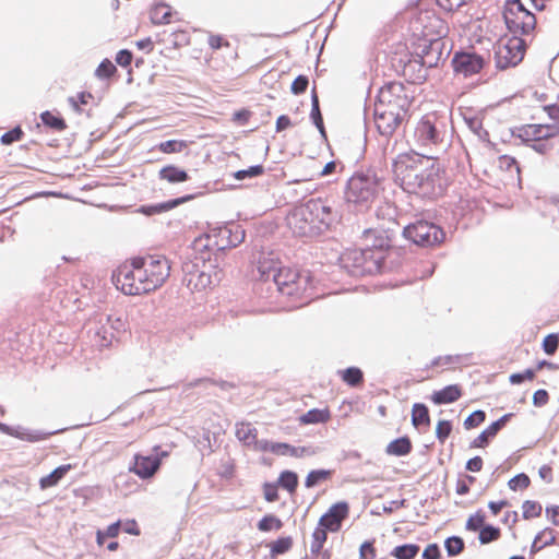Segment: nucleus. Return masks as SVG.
I'll return each mask as SVG.
<instances>
[{"label":"nucleus","mask_w":559,"mask_h":559,"mask_svg":"<svg viewBox=\"0 0 559 559\" xmlns=\"http://www.w3.org/2000/svg\"><path fill=\"white\" fill-rule=\"evenodd\" d=\"M463 395L462 386L460 384H450L431 394V401L436 405L454 403Z\"/></svg>","instance_id":"obj_23"},{"label":"nucleus","mask_w":559,"mask_h":559,"mask_svg":"<svg viewBox=\"0 0 559 559\" xmlns=\"http://www.w3.org/2000/svg\"><path fill=\"white\" fill-rule=\"evenodd\" d=\"M282 520L274 514L264 515L257 524L260 532L280 531L283 527Z\"/></svg>","instance_id":"obj_39"},{"label":"nucleus","mask_w":559,"mask_h":559,"mask_svg":"<svg viewBox=\"0 0 559 559\" xmlns=\"http://www.w3.org/2000/svg\"><path fill=\"white\" fill-rule=\"evenodd\" d=\"M452 432V423L450 420H439L436 426V437L441 444L445 442Z\"/></svg>","instance_id":"obj_49"},{"label":"nucleus","mask_w":559,"mask_h":559,"mask_svg":"<svg viewBox=\"0 0 559 559\" xmlns=\"http://www.w3.org/2000/svg\"><path fill=\"white\" fill-rule=\"evenodd\" d=\"M485 514L483 511H477L476 513L472 514L466 522V530L476 532L478 530H481L484 527L485 523Z\"/></svg>","instance_id":"obj_52"},{"label":"nucleus","mask_w":559,"mask_h":559,"mask_svg":"<svg viewBox=\"0 0 559 559\" xmlns=\"http://www.w3.org/2000/svg\"><path fill=\"white\" fill-rule=\"evenodd\" d=\"M349 515V504L346 501H340L332 504L328 511L319 519L320 525L332 533L341 530L342 523Z\"/></svg>","instance_id":"obj_17"},{"label":"nucleus","mask_w":559,"mask_h":559,"mask_svg":"<svg viewBox=\"0 0 559 559\" xmlns=\"http://www.w3.org/2000/svg\"><path fill=\"white\" fill-rule=\"evenodd\" d=\"M278 486L289 493H295L298 487V475L293 471H283L278 477Z\"/></svg>","instance_id":"obj_37"},{"label":"nucleus","mask_w":559,"mask_h":559,"mask_svg":"<svg viewBox=\"0 0 559 559\" xmlns=\"http://www.w3.org/2000/svg\"><path fill=\"white\" fill-rule=\"evenodd\" d=\"M426 23L424 24L423 34L426 38L437 40L447 35V23L435 13L425 14Z\"/></svg>","instance_id":"obj_21"},{"label":"nucleus","mask_w":559,"mask_h":559,"mask_svg":"<svg viewBox=\"0 0 559 559\" xmlns=\"http://www.w3.org/2000/svg\"><path fill=\"white\" fill-rule=\"evenodd\" d=\"M107 322L117 332L126 331L127 320L122 316L110 314L107 318Z\"/></svg>","instance_id":"obj_58"},{"label":"nucleus","mask_w":559,"mask_h":559,"mask_svg":"<svg viewBox=\"0 0 559 559\" xmlns=\"http://www.w3.org/2000/svg\"><path fill=\"white\" fill-rule=\"evenodd\" d=\"M542 510V504L537 501L525 500L522 504V515L525 520L540 516Z\"/></svg>","instance_id":"obj_44"},{"label":"nucleus","mask_w":559,"mask_h":559,"mask_svg":"<svg viewBox=\"0 0 559 559\" xmlns=\"http://www.w3.org/2000/svg\"><path fill=\"white\" fill-rule=\"evenodd\" d=\"M274 282L278 292L294 301H302L313 294V281L309 271L283 266L275 273Z\"/></svg>","instance_id":"obj_3"},{"label":"nucleus","mask_w":559,"mask_h":559,"mask_svg":"<svg viewBox=\"0 0 559 559\" xmlns=\"http://www.w3.org/2000/svg\"><path fill=\"white\" fill-rule=\"evenodd\" d=\"M373 121L378 131L383 135H391L407 118L405 107H373Z\"/></svg>","instance_id":"obj_9"},{"label":"nucleus","mask_w":559,"mask_h":559,"mask_svg":"<svg viewBox=\"0 0 559 559\" xmlns=\"http://www.w3.org/2000/svg\"><path fill=\"white\" fill-rule=\"evenodd\" d=\"M273 454L277 456L304 457L314 454V451L310 447H294L286 442H275Z\"/></svg>","instance_id":"obj_24"},{"label":"nucleus","mask_w":559,"mask_h":559,"mask_svg":"<svg viewBox=\"0 0 559 559\" xmlns=\"http://www.w3.org/2000/svg\"><path fill=\"white\" fill-rule=\"evenodd\" d=\"M236 437L246 447H251L258 437V430L249 423H240L236 425Z\"/></svg>","instance_id":"obj_31"},{"label":"nucleus","mask_w":559,"mask_h":559,"mask_svg":"<svg viewBox=\"0 0 559 559\" xmlns=\"http://www.w3.org/2000/svg\"><path fill=\"white\" fill-rule=\"evenodd\" d=\"M331 419V411L329 407L324 408H312L307 413L299 416L298 421L300 425H314L325 424Z\"/></svg>","instance_id":"obj_25"},{"label":"nucleus","mask_w":559,"mask_h":559,"mask_svg":"<svg viewBox=\"0 0 559 559\" xmlns=\"http://www.w3.org/2000/svg\"><path fill=\"white\" fill-rule=\"evenodd\" d=\"M332 472L326 469H313L308 473L305 479V486L307 488H312L317 486L319 483L328 480L331 478Z\"/></svg>","instance_id":"obj_41"},{"label":"nucleus","mask_w":559,"mask_h":559,"mask_svg":"<svg viewBox=\"0 0 559 559\" xmlns=\"http://www.w3.org/2000/svg\"><path fill=\"white\" fill-rule=\"evenodd\" d=\"M444 547L450 557L457 556L464 550V540L459 536H452L445 539Z\"/></svg>","instance_id":"obj_45"},{"label":"nucleus","mask_w":559,"mask_h":559,"mask_svg":"<svg viewBox=\"0 0 559 559\" xmlns=\"http://www.w3.org/2000/svg\"><path fill=\"white\" fill-rule=\"evenodd\" d=\"M264 173V168L261 165L251 166L248 169L239 170L236 174L237 179H243L246 177H257Z\"/></svg>","instance_id":"obj_59"},{"label":"nucleus","mask_w":559,"mask_h":559,"mask_svg":"<svg viewBox=\"0 0 559 559\" xmlns=\"http://www.w3.org/2000/svg\"><path fill=\"white\" fill-rule=\"evenodd\" d=\"M414 102L405 85L391 82L379 90L377 105H407Z\"/></svg>","instance_id":"obj_14"},{"label":"nucleus","mask_w":559,"mask_h":559,"mask_svg":"<svg viewBox=\"0 0 559 559\" xmlns=\"http://www.w3.org/2000/svg\"><path fill=\"white\" fill-rule=\"evenodd\" d=\"M413 449L412 442L408 437H401L391 441L385 449L389 455L404 456L411 453Z\"/></svg>","instance_id":"obj_30"},{"label":"nucleus","mask_w":559,"mask_h":559,"mask_svg":"<svg viewBox=\"0 0 559 559\" xmlns=\"http://www.w3.org/2000/svg\"><path fill=\"white\" fill-rule=\"evenodd\" d=\"M310 118L313 121L314 126L318 128L320 133L325 136V128L323 123V118L320 111V107H312L310 112Z\"/></svg>","instance_id":"obj_60"},{"label":"nucleus","mask_w":559,"mask_h":559,"mask_svg":"<svg viewBox=\"0 0 559 559\" xmlns=\"http://www.w3.org/2000/svg\"><path fill=\"white\" fill-rule=\"evenodd\" d=\"M24 136V131L22 130L21 127H15L13 128L12 130L5 132L4 134L1 135V143L3 145H10L14 142H19L23 139Z\"/></svg>","instance_id":"obj_53"},{"label":"nucleus","mask_w":559,"mask_h":559,"mask_svg":"<svg viewBox=\"0 0 559 559\" xmlns=\"http://www.w3.org/2000/svg\"><path fill=\"white\" fill-rule=\"evenodd\" d=\"M506 25L515 35H527L535 29L536 17L523 0H507L503 9Z\"/></svg>","instance_id":"obj_4"},{"label":"nucleus","mask_w":559,"mask_h":559,"mask_svg":"<svg viewBox=\"0 0 559 559\" xmlns=\"http://www.w3.org/2000/svg\"><path fill=\"white\" fill-rule=\"evenodd\" d=\"M433 41H435L433 39L426 38V37L424 39L419 40L418 47L415 50V55L419 59L420 63H423V64H426V63L431 64L426 58H427V56L429 53V49L431 48Z\"/></svg>","instance_id":"obj_48"},{"label":"nucleus","mask_w":559,"mask_h":559,"mask_svg":"<svg viewBox=\"0 0 559 559\" xmlns=\"http://www.w3.org/2000/svg\"><path fill=\"white\" fill-rule=\"evenodd\" d=\"M193 262L202 263L205 267L206 263H211L212 260L217 255L218 251L214 247L206 234H203L194 239L192 243Z\"/></svg>","instance_id":"obj_18"},{"label":"nucleus","mask_w":559,"mask_h":559,"mask_svg":"<svg viewBox=\"0 0 559 559\" xmlns=\"http://www.w3.org/2000/svg\"><path fill=\"white\" fill-rule=\"evenodd\" d=\"M205 234L218 252L234 248L245 239V231L239 225L214 227Z\"/></svg>","instance_id":"obj_12"},{"label":"nucleus","mask_w":559,"mask_h":559,"mask_svg":"<svg viewBox=\"0 0 559 559\" xmlns=\"http://www.w3.org/2000/svg\"><path fill=\"white\" fill-rule=\"evenodd\" d=\"M337 373L342 381L349 386H359L364 382V373L357 367H349L344 370H340Z\"/></svg>","instance_id":"obj_36"},{"label":"nucleus","mask_w":559,"mask_h":559,"mask_svg":"<svg viewBox=\"0 0 559 559\" xmlns=\"http://www.w3.org/2000/svg\"><path fill=\"white\" fill-rule=\"evenodd\" d=\"M525 55V41L519 35L499 43L496 57L500 68L516 66Z\"/></svg>","instance_id":"obj_11"},{"label":"nucleus","mask_w":559,"mask_h":559,"mask_svg":"<svg viewBox=\"0 0 559 559\" xmlns=\"http://www.w3.org/2000/svg\"><path fill=\"white\" fill-rule=\"evenodd\" d=\"M379 190V182L374 176L356 174L347 182L345 199L354 204L371 202Z\"/></svg>","instance_id":"obj_7"},{"label":"nucleus","mask_w":559,"mask_h":559,"mask_svg":"<svg viewBox=\"0 0 559 559\" xmlns=\"http://www.w3.org/2000/svg\"><path fill=\"white\" fill-rule=\"evenodd\" d=\"M328 532L330 531L318 522V525L311 535L310 550L313 555H319L321 552L328 539Z\"/></svg>","instance_id":"obj_35"},{"label":"nucleus","mask_w":559,"mask_h":559,"mask_svg":"<svg viewBox=\"0 0 559 559\" xmlns=\"http://www.w3.org/2000/svg\"><path fill=\"white\" fill-rule=\"evenodd\" d=\"M274 443L275 442H271L267 440H259L257 437L254 443H252L250 448L258 452H270L273 454Z\"/></svg>","instance_id":"obj_62"},{"label":"nucleus","mask_w":559,"mask_h":559,"mask_svg":"<svg viewBox=\"0 0 559 559\" xmlns=\"http://www.w3.org/2000/svg\"><path fill=\"white\" fill-rule=\"evenodd\" d=\"M293 547V538L290 536L278 537L270 545L272 556L283 555Z\"/></svg>","instance_id":"obj_43"},{"label":"nucleus","mask_w":559,"mask_h":559,"mask_svg":"<svg viewBox=\"0 0 559 559\" xmlns=\"http://www.w3.org/2000/svg\"><path fill=\"white\" fill-rule=\"evenodd\" d=\"M454 72L467 78L479 73L485 60L481 56L474 52H456L452 59Z\"/></svg>","instance_id":"obj_15"},{"label":"nucleus","mask_w":559,"mask_h":559,"mask_svg":"<svg viewBox=\"0 0 559 559\" xmlns=\"http://www.w3.org/2000/svg\"><path fill=\"white\" fill-rule=\"evenodd\" d=\"M412 424L415 428L428 429L430 426L429 409L425 404L416 403L412 408Z\"/></svg>","instance_id":"obj_27"},{"label":"nucleus","mask_w":559,"mask_h":559,"mask_svg":"<svg viewBox=\"0 0 559 559\" xmlns=\"http://www.w3.org/2000/svg\"><path fill=\"white\" fill-rule=\"evenodd\" d=\"M309 212L311 213L316 230L320 225L329 226L332 222V210L321 199H311L307 202Z\"/></svg>","instance_id":"obj_20"},{"label":"nucleus","mask_w":559,"mask_h":559,"mask_svg":"<svg viewBox=\"0 0 559 559\" xmlns=\"http://www.w3.org/2000/svg\"><path fill=\"white\" fill-rule=\"evenodd\" d=\"M463 109L461 114L464 120L473 131L478 132L483 128V119L473 115V107H463Z\"/></svg>","instance_id":"obj_47"},{"label":"nucleus","mask_w":559,"mask_h":559,"mask_svg":"<svg viewBox=\"0 0 559 559\" xmlns=\"http://www.w3.org/2000/svg\"><path fill=\"white\" fill-rule=\"evenodd\" d=\"M501 536V532L498 527H495V526H491V525H487V526H484L480 531H479V542L481 544H489L491 542H495L497 539H499Z\"/></svg>","instance_id":"obj_46"},{"label":"nucleus","mask_w":559,"mask_h":559,"mask_svg":"<svg viewBox=\"0 0 559 559\" xmlns=\"http://www.w3.org/2000/svg\"><path fill=\"white\" fill-rule=\"evenodd\" d=\"M508 485L511 490H514V491L524 490V489L528 488V486L531 485V479L526 474L521 473V474H518L516 476L512 477L509 480Z\"/></svg>","instance_id":"obj_51"},{"label":"nucleus","mask_w":559,"mask_h":559,"mask_svg":"<svg viewBox=\"0 0 559 559\" xmlns=\"http://www.w3.org/2000/svg\"><path fill=\"white\" fill-rule=\"evenodd\" d=\"M554 123H532L520 129V136L524 141L540 142L554 138L558 133L559 107H544Z\"/></svg>","instance_id":"obj_10"},{"label":"nucleus","mask_w":559,"mask_h":559,"mask_svg":"<svg viewBox=\"0 0 559 559\" xmlns=\"http://www.w3.org/2000/svg\"><path fill=\"white\" fill-rule=\"evenodd\" d=\"M70 469H72L71 464H64V465L58 466L50 474L40 478V480H39L40 488L47 489V488L56 486L66 476V474Z\"/></svg>","instance_id":"obj_29"},{"label":"nucleus","mask_w":559,"mask_h":559,"mask_svg":"<svg viewBox=\"0 0 559 559\" xmlns=\"http://www.w3.org/2000/svg\"><path fill=\"white\" fill-rule=\"evenodd\" d=\"M341 262L354 275L370 274L380 269L379 261L376 258V250L372 248L347 249L342 254Z\"/></svg>","instance_id":"obj_6"},{"label":"nucleus","mask_w":559,"mask_h":559,"mask_svg":"<svg viewBox=\"0 0 559 559\" xmlns=\"http://www.w3.org/2000/svg\"><path fill=\"white\" fill-rule=\"evenodd\" d=\"M150 17L153 24H168L171 21V9L164 3L156 4L151 9Z\"/></svg>","instance_id":"obj_34"},{"label":"nucleus","mask_w":559,"mask_h":559,"mask_svg":"<svg viewBox=\"0 0 559 559\" xmlns=\"http://www.w3.org/2000/svg\"><path fill=\"white\" fill-rule=\"evenodd\" d=\"M307 202L295 206L287 216V225L297 236H309L316 233L311 213Z\"/></svg>","instance_id":"obj_13"},{"label":"nucleus","mask_w":559,"mask_h":559,"mask_svg":"<svg viewBox=\"0 0 559 559\" xmlns=\"http://www.w3.org/2000/svg\"><path fill=\"white\" fill-rule=\"evenodd\" d=\"M444 121L437 111H429L418 121L414 130V140L420 148H432L442 142Z\"/></svg>","instance_id":"obj_5"},{"label":"nucleus","mask_w":559,"mask_h":559,"mask_svg":"<svg viewBox=\"0 0 559 559\" xmlns=\"http://www.w3.org/2000/svg\"><path fill=\"white\" fill-rule=\"evenodd\" d=\"M158 176H159V179L166 180L170 183L185 182L189 179L188 173L175 165L164 166L158 171Z\"/></svg>","instance_id":"obj_26"},{"label":"nucleus","mask_w":559,"mask_h":559,"mask_svg":"<svg viewBox=\"0 0 559 559\" xmlns=\"http://www.w3.org/2000/svg\"><path fill=\"white\" fill-rule=\"evenodd\" d=\"M437 4L447 12H452L465 4L464 0H437Z\"/></svg>","instance_id":"obj_63"},{"label":"nucleus","mask_w":559,"mask_h":559,"mask_svg":"<svg viewBox=\"0 0 559 559\" xmlns=\"http://www.w3.org/2000/svg\"><path fill=\"white\" fill-rule=\"evenodd\" d=\"M185 281L192 292H204L213 285L212 273L203 266L201 269L199 263L194 262L186 265Z\"/></svg>","instance_id":"obj_16"},{"label":"nucleus","mask_w":559,"mask_h":559,"mask_svg":"<svg viewBox=\"0 0 559 559\" xmlns=\"http://www.w3.org/2000/svg\"><path fill=\"white\" fill-rule=\"evenodd\" d=\"M116 72V66L110 60L105 59L97 67L95 74L99 79H110Z\"/></svg>","instance_id":"obj_50"},{"label":"nucleus","mask_w":559,"mask_h":559,"mask_svg":"<svg viewBox=\"0 0 559 559\" xmlns=\"http://www.w3.org/2000/svg\"><path fill=\"white\" fill-rule=\"evenodd\" d=\"M497 165L500 170L506 171L511 178L518 177L520 174V168L515 159L511 156H499L497 159Z\"/></svg>","instance_id":"obj_40"},{"label":"nucleus","mask_w":559,"mask_h":559,"mask_svg":"<svg viewBox=\"0 0 559 559\" xmlns=\"http://www.w3.org/2000/svg\"><path fill=\"white\" fill-rule=\"evenodd\" d=\"M277 486L278 485L272 484V483H265L263 485V495H264V499L267 502H274V501L278 500Z\"/></svg>","instance_id":"obj_56"},{"label":"nucleus","mask_w":559,"mask_h":559,"mask_svg":"<svg viewBox=\"0 0 559 559\" xmlns=\"http://www.w3.org/2000/svg\"><path fill=\"white\" fill-rule=\"evenodd\" d=\"M404 236L418 246L433 247L444 240L445 234L441 227L433 223L418 221L404 228Z\"/></svg>","instance_id":"obj_8"},{"label":"nucleus","mask_w":559,"mask_h":559,"mask_svg":"<svg viewBox=\"0 0 559 559\" xmlns=\"http://www.w3.org/2000/svg\"><path fill=\"white\" fill-rule=\"evenodd\" d=\"M129 471L141 479H150L159 471V462L152 455L135 454Z\"/></svg>","instance_id":"obj_19"},{"label":"nucleus","mask_w":559,"mask_h":559,"mask_svg":"<svg viewBox=\"0 0 559 559\" xmlns=\"http://www.w3.org/2000/svg\"><path fill=\"white\" fill-rule=\"evenodd\" d=\"M41 122L56 132L67 129V122L57 110H46L40 115Z\"/></svg>","instance_id":"obj_28"},{"label":"nucleus","mask_w":559,"mask_h":559,"mask_svg":"<svg viewBox=\"0 0 559 559\" xmlns=\"http://www.w3.org/2000/svg\"><path fill=\"white\" fill-rule=\"evenodd\" d=\"M486 419V414L484 411H475L472 413L465 420H464V427L465 429L469 430L473 428L478 427L480 424H483Z\"/></svg>","instance_id":"obj_54"},{"label":"nucleus","mask_w":559,"mask_h":559,"mask_svg":"<svg viewBox=\"0 0 559 559\" xmlns=\"http://www.w3.org/2000/svg\"><path fill=\"white\" fill-rule=\"evenodd\" d=\"M556 535H557L556 531L550 527H546V528L542 530L535 536V539L532 545L533 550L538 551L545 547L556 544Z\"/></svg>","instance_id":"obj_33"},{"label":"nucleus","mask_w":559,"mask_h":559,"mask_svg":"<svg viewBox=\"0 0 559 559\" xmlns=\"http://www.w3.org/2000/svg\"><path fill=\"white\" fill-rule=\"evenodd\" d=\"M394 181L408 193H430L440 186L445 169L440 159L414 150L400 153L392 163Z\"/></svg>","instance_id":"obj_2"},{"label":"nucleus","mask_w":559,"mask_h":559,"mask_svg":"<svg viewBox=\"0 0 559 559\" xmlns=\"http://www.w3.org/2000/svg\"><path fill=\"white\" fill-rule=\"evenodd\" d=\"M513 414L509 413L501 418L489 425L480 435H478L472 442L473 448H484L488 444L489 440L495 438L500 429L510 420Z\"/></svg>","instance_id":"obj_22"},{"label":"nucleus","mask_w":559,"mask_h":559,"mask_svg":"<svg viewBox=\"0 0 559 559\" xmlns=\"http://www.w3.org/2000/svg\"><path fill=\"white\" fill-rule=\"evenodd\" d=\"M419 550L420 548L416 544H404L396 546L391 555L396 559H414Z\"/></svg>","instance_id":"obj_38"},{"label":"nucleus","mask_w":559,"mask_h":559,"mask_svg":"<svg viewBox=\"0 0 559 559\" xmlns=\"http://www.w3.org/2000/svg\"><path fill=\"white\" fill-rule=\"evenodd\" d=\"M188 147V143L182 140H168L157 145V150L164 154L180 153Z\"/></svg>","instance_id":"obj_42"},{"label":"nucleus","mask_w":559,"mask_h":559,"mask_svg":"<svg viewBox=\"0 0 559 559\" xmlns=\"http://www.w3.org/2000/svg\"><path fill=\"white\" fill-rule=\"evenodd\" d=\"M440 549L437 544H429L423 552L424 559H440Z\"/></svg>","instance_id":"obj_64"},{"label":"nucleus","mask_w":559,"mask_h":559,"mask_svg":"<svg viewBox=\"0 0 559 559\" xmlns=\"http://www.w3.org/2000/svg\"><path fill=\"white\" fill-rule=\"evenodd\" d=\"M170 275V263L163 255L134 257L112 272V283L127 296H141L160 288Z\"/></svg>","instance_id":"obj_1"},{"label":"nucleus","mask_w":559,"mask_h":559,"mask_svg":"<svg viewBox=\"0 0 559 559\" xmlns=\"http://www.w3.org/2000/svg\"><path fill=\"white\" fill-rule=\"evenodd\" d=\"M521 97L527 102L543 103L549 100L548 90L543 85H535L524 88L521 92Z\"/></svg>","instance_id":"obj_32"},{"label":"nucleus","mask_w":559,"mask_h":559,"mask_svg":"<svg viewBox=\"0 0 559 559\" xmlns=\"http://www.w3.org/2000/svg\"><path fill=\"white\" fill-rule=\"evenodd\" d=\"M308 84H309L308 78L306 75H299L292 83V92L294 94H301V93L306 92Z\"/></svg>","instance_id":"obj_61"},{"label":"nucleus","mask_w":559,"mask_h":559,"mask_svg":"<svg viewBox=\"0 0 559 559\" xmlns=\"http://www.w3.org/2000/svg\"><path fill=\"white\" fill-rule=\"evenodd\" d=\"M559 346V336L557 334H549L543 341V349L546 354L552 355Z\"/></svg>","instance_id":"obj_55"},{"label":"nucleus","mask_w":559,"mask_h":559,"mask_svg":"<svg viewBox=\"0 0 559 559\" xmlns=\"http://www.w3.org/2000/svg\"><path fill=\"white\" fill-rule=\"evenodd\" d=\"M377 551L373 542H365L359 549L360 559H376Z\"/></svg>","instance_id":"obj_57"}]
</instances>
